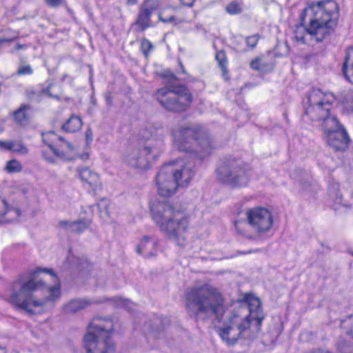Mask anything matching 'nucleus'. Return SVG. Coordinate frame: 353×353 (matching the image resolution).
Instances as JSON below:
<instances>
[{
	"instance_id": "12",
	"label": "nucleus",
	"mask_w": 353,
	"mask_h": 353,
	"mask_svg": "<svg viewBox=\"0 0 353 353\" xmlns=\"http://www.w3.org/2000/svg\"><path fill=\"white\" fill-rule=\"evenodd\" d=\"M219 178L234 187L246 186L249 181V174L245 164L236 159L225 160L217 170Z\"/></svg>"
},
{
	"instance_id": "13",
	"label": "nucleus",
	"mask_w": 353,
	"mask_h": 353,
	"mask_svg": "<svg viewBox=\"0 0 353 353\" xmlns=\"http://www.w3.org/2000/svg\"><path fill=\"white\" fill-rule=\"evenodd\" d=\"M327 144L335 152H343L347 148L350 139L344 127L336 121V123L322 129Z\"/></svg>"
},
{
	"instance_id": "62",
	"label": "nucleus",
	"mask_w": 353,
	"mask_h": 353,
	"mask_svg": "<svg viewBox=\"0 0 353 353\" xmlns=\"http://www.w3.org/2000/svg\"><path fill=\"white\" fill-rule=\"evenodd\" d=\"M185 1H188V0H185Z\"/></svg>"
},
{
	"instance_id": "59",
	"label": "nucleus",
	"mask_w": 353,
	"mask_h": 353,
	"mask_svg": "<svg viewBox=\"0 0 353 353\" xmlns=\"http://www.w3.org/2000/svg\"><path fill=\"white\" fill-rule=\"evenodd\" d=\"M259 249H256V250H255L254 252H259Z\"/></svg>"
},
{
	"instance_id": "26",
	"label": "nucleus",
	"mask_w": 353,
	"mask_h": 353,
	"mask_svg": "<svg viewBox=\"0 0 353 353\" xmlns=\"http://www.w3.org/2000/svg\"><path fill=\"white\" fill-rule=\"evenodd\" d=\"M110 201L105 199H101L97 203L101 216L104 219L110 217Z\"/></svg>"
},
{
	"instance_id": "56",
	"label": "nucleus",
	"mask_w": 353,
	"mask_h": 353,
	"mask_svg": "<svg viewBox=\"0 0 353 353\" xmlns=\"http://www.w3.org/2000/svg\"><path fill=\"white\" fill-rule=\"evenodd\" d=\"M0 353H6V350L3 347H0Z\"/></svg>"
},
{
	"instance_id": "20",
	"label": "nucleus",
	"mask_w": 353,
	"mask_h": 353,
	"mask_svg": "<svg viewBox=\"0 0 353 353\" xmlns=\"http://www.w3.org/2000/svg\"><path fill=\"white\" fill-rule=\"evenodd\" d=\"M30 106L28 104L22 103L19 108L12 113L14 121L19 125H25L28 123L29 117L28 111Z\"/></svg>"
},
{
	"instance_id": "19",
	"label": "nucleus",
	"mask_w": 353,
	"mask_h": 353,
	"mask_svg": "<svg viewBox=\"0 0 353 353\" xmlns=\"http://www.w3.org/2000/svg\"><path fill=\"white\" fill-rule=\"evenodd\" d=\"M90 305V301L84 299H73L63 306V312L66 314H74Z\"/></svg>"
},
{
	"instance_id": "18",
	"label": "nucleus",
	"mask_w": 353,
	"mask_h": 353,
	"mask_svg": "<svg viewBox=\"0 0 353 353\" xmlns=\"http://www.w3.org/2000/svg\"><path fill=\"white\" fill-rule=\"evenodd\" d=\"M343 72L345 79L353 84V47L347 49L343 65Z\"/></svg>"
},
{
	"instance_id": "38",
	"label": "nucleus",
	"mask_w": 353,
	"mask_h": 353,
	"mask_svg": "<svg viewBox=\"0 0 353 353\" xmlns=\"http://www.w3.org/2000/svg\"><path fill=\"white\" fill-rule=\"evenodd\" d=\"M250 67L252 69L255 70H263V68L261 67V64L260 58H256L254 60H252L250 63Z\"/></svg>"
},
{
	"instance_id": "60",
	"label": "nucleus",
	"mask_w": 353,
	"mask_h": 353,
	"mask_svg": "<svg viewBox=\"0 0 353 353\" xmlns=\"http://www.w3.org/2000/svg\"><path fill=\"white\" fill-rule=\"evenodd\" d=\"M339 348H340L341 351H343V349L342 347H339Z\"/></svg>"
},
{
	"instance_id": "51",
	"label": "nucleus",
	"mask_w": 353,
	"mask_h": 353,
	"mask_svg": "<svg viewBox=\"0 0 353 353\" xmlns=\"http://www.w3.org/2000/svg\"><path fill=\"white\" fill-rule=\"evenodd\" d=\"M44 97H50V98L59 99L58 96L53 95L52 93H50L49 89H48V92H46V94H44Z\"/></svg>"
},
{
	"instance_id": "23",
	"label": "nucleus",
	"mask_w": 353,
	"mask_h": 353,
	"mask_svg": "<svg viewBox=\"0 0 353 353\" xmlns=\"http://www.w3.org/2000/svg\"><path fill=\"white\" fill-rule=\"evenodd\" d=\"M328 194L336 205H343V196L339 190V183L332 181L330 183Z\"/></svg>"
},
{
	"instance_id": "61",
	"label": "nucleus",
	"mask_w": 353,
	"mask_h": 353,
	"mask_svg": "<svg viewBox=\"0 0 353 353\" xmlns=\"http://www.w3.org/2000/svg\"><path fill=\"white\" fill-rule=\"evenodd\" d=\"M148 254H149L150 256H152V253L151 252H149Z\"/></svg>"
},
{
	"instance_id": "21",
	"label": "nucleus",
	"mask_w": 353,
	"mask_h": 353,
	"mask_svg": "<svg viewBox=\"0 0 353 353\" xmlns=\"http://www.w3.org/2000/svg\"><path fill=\"white\" fill-rule=\"evenodd\" d=\"M81 179L87 183L92 188L97 186L99 182V175L88 168H83L79 170Z\"/></svg>"
},
{
	"instance_id": "36",
	"label": "nucleus",
	"mask_w": 353,
	"mask_h": 353,
	"mask_svg": "<svg viewBox=\"0 0 353 353\" xmlns=\"http://www.w3.org/2000/svg\"><path fill=\"white\" fill-rule=\"evenodd\" d=\"M51 152H52L51 150L48 151V150H43L41 152L42 157L46 161H48L50 163H55L56 159L51 154Z\"/></svg>"
},
{
	"instance_id": "29",
	"label": "nucleus",
	"mask_w": 353,
	"mask_h": 353,
	"mask_svg": "<svg viewBox=\"0 0 353 353\" xmlns=\"http://www.w3.org/2000/svg\"><path fill=\"white\" fill-rule=\"evenodd\" d=\"M43 141L49 147L50 150L53 152V154L56 157H57L58 158H59V159H61L62 160H64V161H68V160L70 159V158L68 157V156L67 155L65 152H64L63 150H60L56 148L51 143H46V139H45L44 137H43Z\"/></svg>"
},
{
	"instance_id": "8",
	"label": "nucleus",
	"mask_w": 353,
	"mask_h": 353,
	"mask_svg": "<svg viewBox=\"0 0 353 353\" xmlns=\"http://www.w3.org/2000/svg\"><path fill=\"white\" fill-rule=\"evenodd\" d=\"M156 222L161 230L168 234L179 245L185 243V232L188 220L183 210H176L168 203L156 205Z\"/></svg>"
},
{
	"instance_id": "54",
	"label": "nucleus",
	"mask_w": 353,
	"mask_h": 353,
	"mask_svg": "<svg viewBox=\"0 0 353 353\" xmlns=\"http://www.w3.org/2000/svg\"><path fill=\"white\" fill-rule=\"evenodd\" d=\"M179 65H180V66H181V72H182L183 73H185V68H184V67H183V64H182L181 61H179Z\"/></svg>"
},
{
	"instance_id": "1",
	"label": "nucleus",
	"mask_w": 353,
	"mask_h": 353,
	"mask_svg": "<svg viewBox=\"0 0 353 353\" xmlns=\"http://www.w3.org/2000/svg\"><path fill=\"white\" fill-rule=\"evenodd\" d=\"M60 296V284L54 271L38 268L26 279L13 283L9 301L17 308L33 314L36 308L42 311L53 308Z\"/></svg>"
},
{
	"instance_id": "2",
	"label": "nucleus",
	"mask_w": 353,
	"mask_h": 353,
	"mask_svg": "<svg viewBox=\"0 0 353 353\" xmlns=\"http://www.w3.org/2000/svg\"><path fill=\"white\" fill-rule=\"evenodd\" d=\"M265 319L261 300L247 296L241 305L227 316L219 330L223 342L232 346L239 341L255 339Z\"/></svg>"
},
{
	"instance_id": "11",
	"label": "nucleus",
	"mask_w": 353,
	"mask_h": 353,
	"mask_svg": "<svg viewBox=\"0 0 353 353\" xmlns=\"http://www.w3.org/2000/svg\"><path fill=\"white\" fill-rule=\"evenodd\" d=\"M320 89H312L307 97L305 114L312 121L321 122L322 129L333 125L338 118L333 112L331 100Z\"/></svg>"
},
{
	"instance_id": "28",
	"label": "nucleus",
	"mask_w": 353,
	"mask_h": 353,
	"mask_svg": "<svg viewBox=\"0 0 353 353\" xmlns=\"http://www.w3.org/2000/svg\"><path fill=\"white\" fill-rule=\"evenodd\" d=\"M6 170L9 173L19 172L21 171L22 165L19 161L12 159L7 163Z\"/></svg>"
},
{
	"instance_id": "53",
	"label": "nucleus",
	"mask_w": 353,
	"mask_h": 353,
	"mask_svg": "<svg viewBox=\"0 0 353 353\" xmlns=\"http://www.w3.org/2000/svg\"><path fill=\"white\" fill-rule=\"evenodd\" d=\"M65 145H66V147H67L70 150H74V147L72 146V145L70 143L67 142V143H65Z\"/></svg>"
},
{
	"instance_id": "14",
	"label": "nucleus",
	"mask_w": 353,
	"mask_h": 353,
	"mask_svg": "<svg viewBox=\"0 0 353 353\" xmlns=\"http://www.w3.org/2000/svg\"><path fill=\"white\" fill-rule=\"evenodd\" d=\"M124 161L131 167L146 170L150 167L148 159L141 155L139 149L132 148L126 152Z\"/></svg>"
},
{
	"instance_id": "7",
	"label": "nucleus",
	"mask_w": 353,
	"mask_h": 353,
	"mask_svg": "<svg viewBox=\"0 0 353 353\" xmlns=\"http://www.w3.org/2000/svg\"><path fill=\"white\" fill-rule=\"evenodd\" d=\"M170 85H166L156 92V99L166 110L173 112L186 111L192 101L189 90L181 84H175L177 77L170 71L160 74Z\"/></svg>"
},
{
	"instance_id": "37",
	"label": "nucleus",
	"mask_w": 353,
	"mask_h": 353,
	"mask_svg": "<svg viewBox=\"0 0 353 353\" xmlns=\"http://www.w3.org/2000/svg\"><path fill=\"white\" fill-rule=\"evenodd\" d=\"M114 300L115 304L119 307H128L131 304L130 300L121 297H116Z\"/></svg>"
},
{
	"instance_id": "27",
	"label": "nucleus",
	"mask_w": 353,
	"mask_h": 353,
	"mask_svg": "<svg viewBox=\"0 0 353 353\" xmlns=\"http://www.w3.org/2000/svg\"><path fill=\"white\" fill-rule=\"evenodd\" d=\"M341 327L345 331L347 334L353 338V316H347L345 319L342 320Z\"/></svg>"
},
{
	"instance_id": "22",
	"label": "nucleus",
	"mask_w": 353,
	"mask_h": 353,
	"mask_svg": "<svg viewBox=\"0 0 353 353\" xmlns=\"http://www.w3.org/2000/svg\"><path fill=\"white\" fill-rule=\"evenodd\" d=\"M83 125L81 119L76 115L70 118L62 125V129L67 132H74L79 130Z\"/></svg>"
},
{
	"instance_id": "39",
	"label": "nucleus",
	"mask_w": 353,
	"mask_h": 353,
	"mask_svg": "<svg viewBox=\"0 0 353 353\" xmlns=\"http://www.w3.org/2000/svg\"><path fill=\"white\" fill-rule=\"evenodd\" d=\"M46 3L51 7H59L61 6L63 3L64 0H45Z\"/></svg>"
},
{
	"instance_id": "33",
	"label": "nucleus",
	"mask_w": 353,
	"mask_h": 353,
	"mask_svg": "<svg viewBox=\"0 0 353 353\" xmlns=\"http://www.w3.org/2000/svg\"><path fill=\"white\" fill-rule=\"evenodd\" d=\"M140 140L144 143H147L152 138V130L148 128L143 129L139 134Z\"/></svg>"
},
{
	"instance_id": "52",
	"label": "nucleus",
	"mask_w": 353,
	"mask_h": 353,
	"mask_svg": "<svg viewBox=\"0 0 353 353\" xmlns=\"http://www.w3.org/2000/svg\"><path fill=\"white\" fill-rule=\"evenodd\" d=\"M137 3V0H127V3L128 5H134Z\"/></svg>"
},
{
	"instance_id": "43",
	"label": "nucleus",
	"mask_w": 353,
	"mask_h": 353,
	"mask_svg": "<svg viewBox=\"0 0 353 353\" xmlns=\"http://www.w3.org/2000/svg\"><path fill=\"white\" fill-rule=\"evenodd\" d=\"M150 238L148 236H144L143 242L137 246V251L138 253L141 254L142 250L145 248V243L149 241Z\"/></svg>"
},
{
	"instance_id": "15",
	"label": "nucleus",
	"mask_w": 353,
	"mask_h": 353,
	"mask_svg": "<svg viewBox=\"0 0 353 353\" xmlns=\"http://www.w3.org/2000/svg\"><path fill=\"white\" fill-rule=\"evenodd\" d=\"M21 215L17 208H9L5 199H0V223H8Z\"/></svg>"
},
{
	"instance_id": "41",
	"label": "nucleus",
	"mask_w": 353,
	"mask_h": 353,
	"mask_svg": "<svg viewBox=\"0 0 353 353\" xmlns=\"http://www.w3.org/2000/svg\"><path fill=\"white\" fill-rule=\"evenodd\" d=\"M76 261L78 262L77 265L79 268L81 270L84 268H88L90 266V264L88 263L87 260L84 259H76Z\"/></svg>"
},
{
	"instance_id": "49",
	"label": "nucleus",
	"mask_w": 353,
	"mask_h": 353,
	"mask_svg": "<svg viewBox=\"0 0 353 353\" xmlns=\"http://www.w3.org/2000/svg\"><path fill=\"white\" fill-rule=\"evenodd\" d=\"M85 137L88 143H90L92 140V134L90 130H87L85 132Z\"/></svg>"
},
{
	"instance_id": "6",
	"label": "nucleus",
	"mask_w": 353,
	"mask_h": 353,
	"mask_svg": "<svg viewBox=\"0 0 353 353\" xmlns=\"http://www.w3.org/2000/svg\"><path fill=\"white\" fill-rule=\"evenodd\" d=\"M174 144L179 150L185 152H195L203 159L212 150V142L208 132L201 126L183 123L173 132Z\"/></svg>"
},
{
	"instance_id": "58",
	"label": "nucleus",
	"mask_w": 353,
	"mask_h": 353,
	"mask_svg": "<svg viewBox=\"0 0 353 353\" xmlns=\"http://www.w3.org/2000/svg\"><path fill=\"white\" fill-rule=\"evenodd\" d=\"M252 252L251 250L247 252H243V254H248V253H252Z\"/></svg>"
},
{
	"instance_id": "3",
	"label": "nucleus",
	"mask_w": 353,
	"mask_h": 353,
	"mask_svg": "<svg viewBox=\"0 0 353 353\" xmlns=\"http://www.w3.org/2000/svg\"><path fill=\"white\" fill-rule=\"evenodd\" d=\"M225 299L221 291L210 284L187 288L184 304L188 316L196 323L205 324L223 320L226 311Z\"/></svg>"
},
{
	"instance_id": "35",
	"label": "nucleus",
	"mask_w": 353,
	"mask_h": 353,
	"mask_svg": "<svg viewBox=\"0 0 353 353\" xmlns=\"http://www.w3.org/2000/svg\"><path fill=\"white\" fill-rule=\"evenodd\" d=\"M32 73V69L30 65H20L17 70L19 75L30 74Z\"/></svg>"
},
{
	"instance_id": "55",
	"label": "nucleus",
	"mask_w": 353,
	"mask_h": 353,
	"mask_svg": "<svg viewBox=\"0 0 353 353\" xmlns=\"http://www.w3.org/2000/svg\"><path fill=\"white\" fill-rule=\"evenodd\" d=\"M23 48V45H21V44H19H19H17V45L16 46V49H17V50H21V49H22Z\"/></svg>"
},
{
	"instance_id": "32",
	"label": "nucleus",
	"mask_w": 353,
	"mask_h": 353,
	"mask_svg": "<svg viewBox=\"0 0 353 353\" xmlns=\"http://www.w3.org/2000/svg\"><path fill=\"white\" fill-rule=\"evenodd\" d=\"M12 151L22 155H26L28 153V148L21 142H15Z\"/></svg>"
},
{
	"instance_id": "9",
	"label": "nucleus",
	"mask_w": 353,
	"mask_h": 353,
	"mask_svg": "<svg viewBox=\"0 0 353 353\" xmlns=\"http://www.w3.org/2000/svg\"><path fill=\"white\" fill-rule=\"evenodd\" d=\"M113 331L112 319L102 317L93 319L84 337L86 353H115V345L110 337Z\"/></svg>"
},
{
	"instance_id": "46",
	"label": "nucleus",
	"mask_w": 353,
	"mask_h": 353,
	"mask_svg": "<svg viewBox=\"0 0 353 353\" xmlns=\"http://www.w3.org/2000/svg\"><path fill=\"white\" fill-rule=\"evenodd\" d=\"M159 18L163 22H170V21H171L172 20L174 19V17L173 16H170V17H169L168 18H164L163 17V13H159Z\"/></svg>"
},
{
	"instance_id": "47",
	"label": "nucleus",
	"mask_w": 353,
	"mask_h": 353,
	"mask_svg": "<svg viewBox=\"0 0 353 353\" xmlns=\"http://www.w3.org/2000/svg\"><path fill=\"white\" fill-rule=\"evenodd\" d=\"M306 353H332L330 351L325 349H316L311 351H309Z\"/></svg>"
},
{
	"instance_id": "48",
	"label": "nucleus",
	"mask_w": 353,
	"mask_h": 353,
	"mask_svg": "<svg viewBox=\"0 0 353 353\" xmlns=\"http://www.w3.org/2000/svg\"><path fill=\"white\" fill-rule=\"evenodd\" d=\"M347 108L353 112V93L352 94L350 100L347 102Z\"/></svg>"
},
{
	"instance_id": "34",
	"label": "nucleus",
	"mask_w": 353,
	"mask_h": 353,
	"mask_svg": "<svg viewBox=\"0 0 353 353\" xmlns=\"http://www.w3.org/2000/svg\"><path fill=\"white\" fill-rule=\"evenodd\" d=\"M152 48V44L148 40L143 39L141 41V48L144 54V56L147 58L149 54V52Z\"/></svg>"
},
{
	"instance_id": "24",
	"label": "nucleus",
	"mask_w": 353,
	"mask_h": 353,
	"mask_svg": "<svg viewBox=\"0 0 353 353\" xmlns=\"http://www.w3.org/2000/svg\"><path fill=\"white\" fill-rule=\"evenodd\" d=\"M219 67L222 71V75L225 79H228V69H227V58L226 54L223 50L219 51L215 56Z\"/></svg>"
},
{
	"instance_id": "50",
	"label": "nucleus",
	"mask_w": 353,
	"mask_h": 353,
	"mask_svg": "<svg viewBox=\"0 0 353 353\" xmlns=\"http://www.w3.org/2000/svg\"><path fill=\"white\" fill-rule=\"evenodd\" d=\"M194 1L195 0H181V2L188 7H191L193 6Z\"/></svg>"
},
{
	"instance_id": "17",
	"label": "nucleus",
	"mask_w": 353,
	"mask_h": 353,
	"mask_svg": "<svg viewBox=\"0 0 353 353\" xmlns=\"http://www.w3.org/2000/svg\"><path fill=\"white\" fill-rule=\"evenodd\" d=\"M90 223V221L85 220L77 221H61L59 225L68 232L81 234L88 228Z\"/></svg>"
},
{
	"instance_id": "57",
	"label": "nucleus",
	"mask_w": 353,
	"mask_h": 353,
	"mask_svg": "<svg viewBox=\"0 0 353 353\" xmlns=\"http://www.w3.org/2000/svg\"><path fill=\"white\" fill-rule=\"evenodd\" d=\"M330 97L332 98V99H333V100L334 99V97L332 94H330Z\"/></svg>"
},
{
	"instance_id": "16",
	"label": "nucleus",
	"mask_w": 353,
	"mask_h": 353,
	"mask_svg": "<svg viewBox=\"0 0 353 353\" xmlns=\"http://www.w3.org/2000/svg\"><path fill=\"white\" fill-rule=\"evenodd\" d=\"M154 10L152 0H146L142 6V9L139 14L137 23L144 29L149 26L150 15Z\"/></svg>"
},
{
	"instance_id": "30",
	"label": "nucleus",
	"mask_w": 353,
	"mask_h": 353,
	"mask_svg": "<svg viewBox=\"0 0 353 353\" xmlns=\"http://www.w3.org/2000/svg\"><path fill=\"white\" fill-rule=\"evenodd\" d=\"M225 10L230 14H238L242 12V8L240 4L236 1H232L226 6Z\"/></svg>"
},
{
	"instance_id": "45",
	"label": "nucleus",
	"mask_w": 353,
	"mask_h": 353,
	"mask_svg": "<svg viewBox=\"0 0 353 353\" xmlns=\"http://www.w3.org/2000/svg\"><path fill=\"white\" fill-rule=\"evenodd\" d=\"M15 142L12 141H5L2 143V145L7 149L13 150L14 144Z\"/></svg>"
},
{
	"instance_id": "4",
	"label": "nucleus",
	"mask_w": 353,
	"mask_h": 353,
	"mask_svg": "<svg viewBox=\"0 0 353 353\" xmlns=\"http://www.w3.org/2000/svg\"><path fill=\"white\" fill-rule=\"evenodd\" d=\"M311 9L313 16L310 19L309 26H303L304 17L302 16L301 24L294 30L296 41L302 43H306V34L310 35L311 41L321 42L333 32L339 18V5L334 0L313 2Z\"/></svg>"
},
{
	"instance_id": "5",
	"label": "nucleus",
	"mask_w": 353,
	"mask_h": 353,
	"mask_svg": "<svg viewBox=\"0 0 353 353\" xmlns=\"http://www.w3.org/2000/svg\"><path fill=\"white\" fill-rule=\"evenodd\" d=\"M193 164L182 160L165 163L156 176L158 193L163 197L174 195L178 188L187 186L194 176Z\"/></svg>"
},
{
	"instance_id": "31",
	"label": "nucleus",
	"mask_w": 353,
	"mask_h": 353,
	"mask_svg": "<svg viewBox=\"0 0 353 353\" xmlns=\"http://www.w3.org/2000/svg\"><path fill=\"white\" fill-rule=\"evenodd\" d=\"M261 36L259 34H254L253 35L247 37L245 38V43L248 47L254 49L256 46Z\"/></svg>"
},
{
	"instance_id": "25",
	"label": "nucleus",
	"mask_w": 353,
	"mask_h": 353,
	"mask_svg": "<svg viewBox=\"0 0 353 353\" xmlns=\"http://www.w3.org/2000/svg\"><path fill=\"white\" fill-rule=\"evenodd\" d=\"M46 92H48V89L41 90H28L26 92V95L29 101L39 103L43 100Z\"/></svg>"
},
{
	"instance_id": "42",
	"label": "nucleus",
	"mask_w": 353,
	"mask_h": 353,
	"mask_svg": "<svg viewBox=\"0 0 353 353\" xmlns=\"http://www.w3.org/2000/svg\"><path fill=\"white\" fill-rule=\"evenodd\" d=\"M13 33L14 34L12 37L0 39V45L6 42H12L13 40L17 38L18 34L14 32Z\"/></svg>"
},
{
	"instance_id": "40",
	"label": "nucleus",
	"mask_w": 353,
	"mask_h": 353,
	"mask_svg": "<svg viewBox=\"0 0 353 353\" xmlns=\"http://www.w3.org/2000/svg\"><path fill=\"white\" fill-rule=\"evenodd\" d=\"M159 320L161 321V327L159 328L161 330H165L170 325V319L166 316H161Z\"/></svg>"
},
{
	"instance_id": "10",
	"label": "nucleus",
	"mask_w": 353,
	"mask_h": 353,
	"mask_svg": "<svg viewBox=\"0 0 353 353\" xmlns=\"http://www.w3.org/2000/svg\"><path fill=\"white\" fill-rule=\"evenodd\" d=\"M247 221L235 222L237 233L248 239H257L268 232L273 225V215L267 208L256 207L246 210Z\"/></svg>"
},
{
	"instance_id": "44",
	"label": "nucleus",
	"mask_w": 353,
	"mask_h": 353,
	"mask_svg": "<svg viewBox=\"0 0 353 353\" xmlns=\"http://www.w3.org/2000/svg\"><path fill=\"white\" fill-rule=\"evenodd\" d=\"M153 150V145L152 144H145L143 145V151L147 154H150Z\"/></svg>"
}]
</instances>
